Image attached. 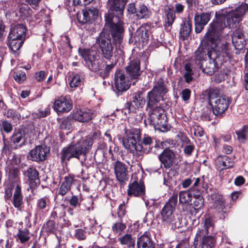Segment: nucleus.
I'll use <instances>...</instances> for the list:
<instances>
[{
	"label": "nucleus",
	"instance_id": "obj_48",
	"mask_svg": "<svg viewBox=\"0 0 248 248\" xmlns=\"http://www.w3.org/2000/svg\"><path fill=\"white\" fill-rule=\"evenodd\" d=\"M192 194L189 191H181L179 193V202L181 203H186L191 201Z\"/></svg>",
	"mask_w": 248,
	"mask_h": 248
},
{
	"label": "nucleus",
	"instance_id": "obj_29",
	"mask_svg": "<svg viewBox=\"0 0 248 248\" xmlns=\"http://www.w3.org/2000/svg\"><path fill=\"white\" fill-rule=\"evenodd\" d=\"M137 246L138 248H155L149 232H145L138 238Z\"/></svg>",
	"mask_w": 248,
	"mask_h": 248
},
{
	"label": "nucleus",
	"instance_id": "obj_54",
	"mask_svg": "<svg viewBox=\"0 0 248 248\" xmlns=\"http://www.w3.org/2000/svg\"><path fill=\"white\" fill-rule=\"evenodd\" d=\"M100 135V133L99 131H94L91 135L87 136V140H89L88 146L92 145L93 142L99 137Z\"/></svg>",
	"mask_w": 248,
	"mask_h": 248
},
{
	"label": "nucleus",
	"instance_id": "obj_52",
	"mask_svg": "<svg viewBox=\"0 0 248 248\" xmlns=\"http://www.w3.org/2000/svg\"><path fill=\"white\" fill-rule=\"evenodd\" d=\"M14 79L18 83H22L26 78V75L24 72L17 71L13 74Z\"/></svg>",
	"mask_w": 248,
	"mask_h": 248
},
{
	"label": "nucleus",
	"instance_id": "obj_53",
	"mask_svg": "<svg viewBox=\"0 0 248 248\" xmlns=\"http://www.w3.org/2000/svg\"><path fill=\"white\" fill-rule=\"evenodd\" d=\"M153 139L149 136L148 135L144 134L142 139V142L141 143H140V144H143L145 146H149V149L148 150H145V151L147 152V153H145V154L148 153L151 150H152V147H150V145L153 143Z\"/></svg>",
	"mask_w": 248,
	"mask_h": 248
},
{
	"label": "nucleus",
	"instance_id": "obj_6",
	"mask_svg": "<svg viewBox=\"0 0 248 248\" xmlns=\"http://www.w3.org/2000/svg\"><path fill=\"white\" fill-rule=\"evenodd\" d=\"M26 28L23 24H18L11 29L8 39L11 50L16 52L22 46L25 40Z\"/></svg>",
	"mask_w": 248,
	"mask_h": 248
},
{
	"label": "nucleus",
	"instance_id": "obj_7",
	"mask_svg": "<svg viewBox=\"0 0 248 248\" xmlns=\"http://www.w3.org/2000/svg\"><path fill=\"white\" fill-rule=\"evenodd\" d=\"M167 92L166 83L163 79H159L155 83L152 90L148 93L147 107L153 108L157 103L163 100Z\"/></svg>",
	"mask_w": 248,
	"mask_h": 248
},
{
	"label": "nucleus",
	"instance_id": "obj_34",
	"mask_svg": "<svg viewBox=\"0 0 248 248\" xmlns=\"http://www.w3.org/2000/svg\"><path fill=\"white\" fill-rule=\"evenodd\" d=\"M191 31V24L189 21H185L181 25L180 31L181 38L182 40H186Z\"/></svg>",
	"mask_w": 248,
	"mask_h": 248
},
{
	"label": "nucleus",
	"instance_id": "obj_21",
	"mask_svg": "<svg viewBox=\"0 0 248 248\" xmlns=\"http://www.w3.org/2000/svg\"><path fill=\"white\" fill-rule=\"evenodd\" d=\"M49 149L45 145L37 146L30 151L31 159L34 161H44L46 158V155L49 153Z\"/></svg>",
	"mask_w": 248,
	"mask_h": 248
},
{
	"label": "nucleus",
	"instance_id": "obj_45",
	"mask_svg": "<svg viewBox=\"0 0 248 248\" xmlns=\"http://www.w3.org/2000/svg\"><path fill=\"white\" fill-rule=\"evenodd\" d=\"M17 236L21 243H24L30 239V232L27 229L19 230Z\"/></svg>",
	"mask_w": 248,
	"mask_h": 248
},
{
	"label": "nucleus",
	"instance_id": "obj_47",
	"mask_svg": "<svg viewBox=\"0 0 248 248\" xmlns=\"http://www.w3.org/2000/svg\"><path fill=\"white\" fill-rule=\"evenodd\" d=\"M18 8L21 16L24 17H28L31 11L28 4L24 3H19L18 4Z\"/></svg>",
	"mask_w": 248,
	"mask_h": 248
},
{
	"label": "nucleus",
	"instance_id": "obj_28",
	"mask_svg": "<svg viewBox=\"0 0 248 248\" xmlns=\"http://www.w3.org/2000/svg\"><path fill=\"white\" fill-rule=\"evenodd\" d=\"M24 174L28 177L31 187H34L39 184V174L37 170L34 168H29L24 172Z\"/></svg>",
	"mask_w": 248,
	"mask_h": 248
},
{
	"label": "nucleus",
	"instance_id": "obj_2",
	"mask_svg": "<svg viewBox=\"0 0 248 248\" xmlns=\"http://www.w3.org/2000/svg\"><path fill=\"white\" fill-rule=\"evenodd\" d=\"M211 48V50L207 53L209 60L205 62V67L202 65L201 68L203 73L209 75L213 74L218 69L219 65L231 57L230 45L225 41L221 44V50L217 51V47Z\"/></svg>",
	"mask_w": 248,
	"mask_h": 248
},
{
	"label": "nucleus",
	"instance_id": "obj_8",
	"mask_svg": "<svg viewBox=\"0 0 248 248\" xmlns=\"http://www.w3.org/2000/svg\"><path fill=\"white\" fill-rule=\"evenodd\" d=\"M248 10V4L242 3L234 10L229 12L224 11L222 15L225 18V20L229 28L236 27L242 20L244 16Z\"/></svg>",
	"mask_w": 248,
	"mask_h": 248
},
{
	"label": "nucleus",
	"instance_id": "obj_30",
	"mask_svg": "<svg viewBox=\"0 0 248 248\" xmlns=\"http://www.w3.org/2000/svg\"><path fill=\"white\" fill-rule=\"evenodd\" d=\"M214 221L211 217H207L205 218L203 223V229H199L196 233V237L194 239V243L195 241H198V239L204 234H208L209 232L210 229L213 230L214 227Z\"/></svg>",
	"mask_w": 248,
	"mask_h": 248
},
{
	"label": "nucleus",
	"instance_id": "obj_40",
	"mask_svg": "<svg viewBox=\"0 0 248 248\" xmlns=\"http://www.w3.org/2000/svg\"><path fill=\"white\" fill-rule=\"evenodd\" d=\"M20 163V158L19 155L11 153L10 154L6 161V164L9 170L15 168Z\"/></svg>",
	"mask_w": 248,
	"mask_h": 248
},
{
	"label": "nucleus",
	"instance_id": "obj_4",
	"mask_svg": "<svg viewBox=\"0 0 248 248\" xmlns=\"http://www.w3.org/2000/svg\"><path fill=\"white\" fill-rule=\"evenodd\" d=\"M228 26L225 18L221 14L209 25L208 31L204 35L202 43L211 47H217L220 40V32Z\"/></svg>",
	"mask_w": 248,
	"mask_h": 248
},
{
	"label": "nucleus",
	"instance_id": "obj_55",
	"mask_svg": "<svg viewBox=\"0 0 248 248\" xmlns=\"http://www.w3.org/2000/svg\"><path fill=\"white\" fill-rule=\"evenodd\" d=\"M78 138V136L76 137V138L77 139L78 141L80 142V146L82 147V150L84 152L86 150H88L91 148L92 145L88 146L89 140H87V137L84 140H80V138Z\"/></svg>",
	"mask_w": 248,
	"mask_h": 248
},
{
	"label": "nucleus",
	"instance_id": "obj_58",
	"mask_svg": "<svg viewBox=\"0 0 248 248\" xmlns=\"http://www.w3.org/2000/svg\"><path fill=\"white\" fill-rule=\"evenodd\" d=\"M45 227L46 231L49 232H53L56 229L55 222L52 220H48Z\"/></svg>",
	"mask_w": 248,
	"mask_h": 248
},
{
	"label": "nucleus",
	"instance_id": "obj_41",
	"mask_svg": "<svg viewBox=\"0 0 248 248\" xmlns=\"http://www.w3.org/2000/svg\"><path fill=\"white\" fill-rule=\"evenodd\" d=\"M183 144L184 145V152L187 156L191 155L195 148L194 145L190 142V140L186 137H183Z\"/></svg>",
	"mask_w": 248,
	"mask_h": 248
},
{
	"label": "nucleus",
	"instance_id": "obj_13",
	"mask_svg": "<svg viewBox=\"0 0 248 248\" xmlns=\"http://www.w3.org/2000/svg\"><path fill=\"white\" fill-rule=\"evenodd\" d=\"M145 104V100L139 93H136L133 97V100L130 102H127L125 108L122 110V112L124 114L127 112H136V110L142 108Z\"/></svg>",
	"mask_w": 248,
	"mask_h": 248
},
{
	"label": "nucleus",
	"instance_id": "obj_15",
	"mask_svg": "<svg viewBox=\"0 0 248 248\" xmlns=\"http://www.w3.org/2000/svg\"><path fill=\"white\" fill-rule=\"evenodd\" d=\"M53 108L58 113L67 112L72 109V101L68 96H61L55 101Z\"/></svg>",
	"mask_w": 248,
	"mask_h": 248
},
{
	"label": "nucleus",
	"instance_id": "obj_27",
	"mask_svg": "<svg viewBox=\"0 0 248 248\" xmlns=\"http://www.w3.org/2000/svg\"><path fill=\"white\" fill-rule=\"evenodd\" d=\"M140 62L138 60H134L130 62L128 66L126 67V73L131 79H136L140 75Z\"/></svg>",
	"mask_w": 248,
	"mask_h": 248
},
{
	"label": "nucleus",
	"instance_id": "obj_18",
	"mask_svg": "<svg viewBox=\"0 0 248 248\" xmlns=\"http://www.w3.org/2000/svg\"><path fill=\"white\" fill-rule=\"evenodd\" d=\"M244 32L243 28L239 26L233 31L232 34V43L236 49H241L245 47L246 41Z\"/></svg>",
	"mask_w": 248,
	"mask_h": 248
},
{
	"label": "nucleus",
	"instance_id": "obj_56",
	"mask_svg": "<svg viewBox=\"0 0 248 248\" xmlns=\"http://www.w3.org/2000/svg\"><path fill=\"white\" fill-rule=\"evenodd\" d=\"M75 236L78 240H83L87 236V232L84 229H77L75 230Z\"/></svg>",
	"mask_w": 248,
	"mask_h": 248
},
{
	"label": "nucleus",
	"instance_id": "obj_22",
	"mask_svg": "<svg viewBox=\"0 0 248 248\" xmlns=\"http://www.w3.org/2000/svg\"><path fill=\"white\" fill-rule=\"evenodd\" d=\"M115 174L117 180L121 183H125L128 180L127 168L125 164L117 161L114 164Z\"/></svg>",
	"mask_w": 248,
	"mask_h": 248
},
{
	"label": "nucleus",
	"instance_id": "obj_60",
	"mask_svg": "<svg viewBox=\"0 0 248 248\" xmlns=\"http://www.w3.org/2000/svg\"><path fill=\"white\" fill-rule=\"evenodd\" d=\"M81 200L78 196L73 195L69 200V203L74 208H76L78 205H80Z\"/></svg>",
	"mask_w": 248,
	"mask_h": 248
},
{
	"label": "nucleus",
	"instance_id": "obj_59",
	"mask_svg": "<svg viewBox=\"0 0 248 248\" xmlns=\"http://www.w3.org/2000/svg\"><path fill=\"white\" fill-rule=\"evenodd\" d=\"M5 116L7 118H12L13 119H19L20 115L13 109H8L5 113Z\"/></svg>",
	"mask_w": 248,
	"mask_h": 248
},
{
	"label": "nucleus",
	"instance_id": "obj_49",
	"mask_svg": "<svg viewBox=\"0 0 248 248\" xmlns=\"http://www.w3.org/2000/svg\"><path fill=\"white\" fill-rule=\"evenodd\" d=\"M208 95L210 105L213 104L217 98L220 97L219 90L217 88L211 89L209 90Z\"/></svg>",
	"mask_w": 248,
	"mask_h": 248
},
{
	"label": "nucleus",
	"instance_id": "obj_19",
	"mask_svg": "<svg viewBox=\"0 0 248 248\" xmlns=\"http://www.w3.org/2000/svg\"><path fill=\"white\" fill-rule=\"evenodd\" d=\"M145 194V186L141 180L134 181L128 185L127 194L130 196L141 197Z\"/></svg>",
	"mask_w": 248,
	"mask_h": 248
},
{
	"label": "nucleus",
	"instance_id": "obj_9",
	"mask_svg": "<svg viewBox=\"0 0 248 248\" xmlns=\"http://www.w3.org/2000/svg\"><path fill=\"white\" fill-rule=\"evenodd\" d=\"M178 196L173 194L170 197L168 201L162 209L161 215L162 221L167 224L173 223L175 219L173 212L177 203Z\"/></svg>",
	"mask_w": 248,
	"mask_h": 248
},
{
	"label": "nucleus",
	"instance_id": "obj_23",
	"mask_svg": "<svg viewBox=\"0 0 248 248\" xmlns=\"http://www.w3.org/2000/svg\"><path fill=\"white\" fill-rule=\"evenodd\" d=\"M174 153L169 149H165L158 156V158L166 169L170 168L173 165Z\"/></svg>",
	"mask_w": 248,
	"mask_h": 248
},
{
	"label": "nucleus",
	"instance_id": "obj_57",
	"mask_svg": "<svg viewBox=\"0 0 248 248\" xmlns=\"http://www.w3.org/2000/svg\"><path fill=\"white\" fill-rule=\"evenodd\" d=\"M11 140L15 143H18L19 142L22 143L24 142V139L21 132H17L14 134Z\"/></svg>",
	"mask_w": 248,
	"mask_h": 248
},
{
	"label": "nucleus",
	"instance_id": "obj_20",
	"mask_svg": "<svg viewBox=\"0 0 248 248\" xmlns=\"http://www.w3.org/2000/svg\"><path fill=\"white\" fill-rule=\"evenodd\" d=\"M212 106L213 112L216 115L224 113L229 107V101L225 96H221L214 101Z\"/></svg>",
	"mask_w": 248,
	"mask_h": 248
},
{
	"label": "nucleus",
	"instance_id": "obj_14",
	"mask_svg": "<svg viewBox=\"0 0 248 248\" xmlns=\"http://www.w3.org/2000/svg\"><path fill=\"white\" fill-rule=\"evenodd\" d=\"M131 83L126 78L124 72L118 70L115 72L114 77V86L119 92L126 91L130 87Z\"/></svg>",
	"mask_w": 248,
	"mask_h": 248
},
{
	"label": "nucleus",
	"instance_id": "obj_25",
	"mask_svg": "<svg viewBox=\"0 0 248 248\" xmlns=\"http://www.w3.org/2000/svg\"><path fill=\"white\" fill-rule=\"evenodd\" d=\"M203 45V44H202ZM204 45L205 46V49H202L201 48H198L197 50L195 52L194 62L197 64L200 68H202V65L203 62H205L204 60L207 55L208 51H210L211 49V46Z\"/></svg>",
	"mask_w": 248,
	"mask_h": 248
},
{
	"label": "nucleus",
	"instance_id": "obj_33",
	"mask_svg": "<svg viewBox=\"0 0 248 248\" xmlns=\"http://www.w3.org/2000/svg\"><path fill=\"white\" fill-rule=\"evenodd\" d=\"M98 10L95 8L86 9L83 11V19L81 21L83 23H86L94 20L98 16Z\"/></svg>",
	"mask_w": 248,
	"mask_h": 248
},
{
	"label": "nucleus",
	"instance_id": "obj_50",
	"mask_svg": "<svg viewBox=\"0 0 248 248\" xmlns=\"http://www.w3.org/2000/svg\"><path fill=\"white\" fill-rule=\"evenodd\" d=\"M194 200L193 201V206L195 210H199L202 208L204 205V199L202 196H197L193 197Z\"/></svg>",
	"mask_w": 248,
	"mask_h": 248
},
{
	"label": "nucleus",
	"instance_id": "obj_35",
	"mask_svg": "<svg viewBox=\"0 0 248 248\" xmlns=\"http://www.w3.org/2000/svg\"><path fill=\"white\" fill-rule=\"evenodd\" d=\"M13 204L14 207L19 209L23 204L22 197L21 195V188L17 186L13 196Z\"/></svg>",
	"mask_w": 248,
	"mask_h": 248
},
{
	"label": "nucleus",
	"instance_id": "obj_12",
	"mask_svg": "<svg viewBox=\"0 0 248 248\" xmlns=\"http://www.w3.org/2000/svg\"><path fill=\"white\" fill-rule=\"evenodd\" d=\"M151 123L155 127L163 126L166 124V116L164 110L161 107L154 108L150 116Z\"/></svg>",
	"mask_w": 248,
	"mask_h": 248
},
{
	"label": "nucleus",
	"instance_id": "obj_51",
	"mask_svg": "<svg viewBox=\"0 0 248 248\" xmlns=\"http://www.w3.org/2000/svg\"><path fill=\"white\" fill-rule=\"evenodd\" d=\"M248 127L247 125H244L242 129L236 132L237 139L239 141L241 142H244L248 133Z\"/></svg>",
	"mask_w": 248,
	"mask_h": 248
},
{
	"label": "nucleus",
	"instance_id": "obj_46",
	"mask_svg": "<svg viewBox=\"0 0 248 248\" xmlns=\"http://www.w3.org/2000/svg\"><path fill=\"white\" fill-rule=\"evenodd\" d=\"M150 15V12L147 7L144 5H140L137 12V16L140 19L148 18Z\"/></svg>",
	"mask_w": 248,
	"mask_h": 248
},
{
	"label": "nucleus",
	"instance_id": "obj_43",
	"mask_svg": "<svg viewBox=\"0 0 248 248\" xmlns=\"http://www.w3.org/2000/svg\"><path fill=\"white\" fill-rule=\"evenodd\" d=\"M193 74L194 73L191 68V63L186 64L184 67L183 76L186 82L189 83L192 80Z\"/></svg>",
	"mask_w": 248,
	"mask_h": 248
},
{
	"label": "nucleus",
	"instance_id": "obj_32",
	"mask_svg": "<svg viewBox=\"0 0 248 248\" xmlns=\"http://www.w3.org/2000/svg\"><path fill=\"white\" fill-rule=\"evenodd\" d=\"M75 179L73 176L69 175L65 176L63 182L60 186L59 194L62 196L65 195L71 189L72 185Z\"/></svg>",
	"mask_w": 248,
	"mask_h": 248
},
{
	"label": "nucleus",
	"instance_id": "obj_31",
	"mask_svg": "<svg viewBox=\"0 0 248 248\" xmlns=\"http://www.w3.org/2000/svg\"><path fill=\"white\" fill-rule=\"evenodd\" d=\"M211 199L212 202V208L215 209L218 212H223L225 207L224 202L221 195L217 193H213L211 195Z\"/></svg>",
	"mask_w": 248,
	"mask_h": 248
},
{
	"label": "nucleus",
	"instance_id": "obj_37",
	"mask_svg": "<svg viewBox=\"0 0 248 248\" xmlns=\"http://www.w3.org/2000/svg\"><path fill=\"white\" fill-rule=\"evenodd\" d=\"M126 227L125 223L123 222L122 218H119L112 224L111 229L115 234L119 235L124 231Z\"/></svg>",
	"mask_w": 248,
	"mask_h": 248
},
{
	"label": "nucleus",
	"instance_id": "obj_38",
	"mask_svg": "<svg viewBox=\"0 0 248 248\" xmlns=\"http://www.w3.org/2000/svg\"><path fill=\"white\" fill-rule=\"evenodd\" d=\"M165 15L166 16L165 26L166 27L171 26L175 18V13L173 11V7L172 6L168 7L165 10Z\"/></svg>",
	"mask_w": 248,
	"mask_h": 248
},
{
	"label": "nucleus",
	"instance_id": "obj_16",
	"mask_svg": "<svg viewBox=\"0 0 248 248\" xmlns=\"http://www.w3.org/2000/svg\"><path fill=\"white\" fill-rule=\"evenodd\" d=\"M94 116L93 111L89 108H84L77 109L72 115L73 118L81 123H87L91 121Z\"/></svg>",
	"mask_w": 248,
	"mask_h": 248
},
{
	"label": "nucleus",
	"instance_id": "obj_61",
	"mask_svg": "<svg viewBox=\"0 0 248 248\" xmlns=\"http://www.w3.org/2000/svg\"><path fill=\"white\" fill-rule=\"evenodd\" d=\"M46 73L45 71H40L35 73L34 78L38 82L43 81L46 76Z\"/></svg>",
	"mask_w": 248,
	"mask_h": 248
},
{
	"label": "nucleus",
	"instance_id": "obj_17",
	"mask_svg": "<svg viewBox=\"0 0 248 248\" xmlns=\"http://www.w3.org/2000/svg\"><path fill=\"white\" fill-rule=\"evenodd\" d=\"M210 18L211 14L208 12L195 14L194 16L195 32L197 33H200Z\"/></svg>",
	"mask_w": 248,
	"mask_h": 248
},
{
	"label": "nucleus",
	"instance_id": "obj_39",
	"mask_svg": "<svg viewBox=\"0 0 248 248\" xmlns=\"http://www.w3.org/2000/svg\"><path fill=\"white\" fill-rule=\"evenodd\" d=\"M118 240L122 245L126 246L128 248H134L135 241L131 234H126L119 237Z\"/></svg>",
	"mask_w": 248,
	"mask_h": 248
},
{
	"label": "nucleus",
	"instance_id": "obj_36",
	"mask_svg": "<svg viewBox=\"0 0 248 248\" xmlns=\"http://www.w3.org/2000/svg\"><path fill=\"white\" fill-rule=\"evenodd\" d=\"M84 75L83 73L75 74L70 82V86L71 88H76L83 84Z\"/></svg>",
	"mask_w": 248,
	"mask_h": 248
},
{
	"label": "nucleus",
	"instance_id": "obj_10",
	"mask_svg": "<svg viewBox=\"0 0 248 248\" xmlns=\"http://www.w3.org/2000/svg\"><path fill=\"white\" fill-rule=\"evenodd\" d=\"M97 43L99 46L102 56L107 60H110L113 54V46L108 33L102 32L97 38Z\"/></svg>",
	"mask_w": 248,
	"mask_h": 248
},
{
	"label": "nucleus",
	"instance_id": "obj_63",
	"mask_svg": "<svg viewBox=\"0 0 248 248\" xmlns=\"http://www.w3.org/2000/svg\"><path fill=\"white\" fill-rule=\"evenodd\" d=\"M93 0H73V4L75 5H79L85 6L90 3Z\"/></svg>",
	"mask_w": 248,
	"mask_h": 248
},
{
	"label": "nucleus",
	"instance_id": "obj_1",
	"mask_svg": "<svg viewBox=\"0 0 248 248\" xmlns=\"http://www.w3.org/2000/svg\"><path fill=\"white\" fill-rule=\"evenodd\" d=\"M127 1L128 0H108L107 3L108 13L105 16V20L107 24L110 25L114 41L119 44L122 42L124 28V23L120 20L118 16L123 15Z\"/></svg>",
	"mask_w": 248,
	"mask_h": 248
},
{
	"label": "nucleus",
	"instance_id": "obj_42",
	"mask_svg": "<svg viewBox=\"0 0 248 248\" xmlns=\"http://www.w3.org/2000/svg\"><path fill=\"white\" fill-rule=\"evenodd\" d=\"M49 200L45 197L39 199L37 202L36 211L40 212L43 210H46L49 207Z\"/></svg>",
	"mask_w": 248,
	"mask_h": 248
},
{
	"label": "nucleus",
	"instance_id": "obj_11",
	"mask_svg": "<svg viewBox=\"0 0 248 248\" xmlns=\"http://www.w3.org/2000/svg\"><path fill=\"white\" fill-rule=\"evenodd\" d=\"M84 154L80 142L77 140L71 142L68 147L63 148L61 152V159L64 161L73 157L79 158L80 155Z\"/></svg>",
	"mask_w": 248,
	"mask_h": 248
},
{
	"label": "nucleus",
	"instance_id": "obj_5",
	"mask_svg": "<svg viewBox=\"0 0 248 248\" xmlns=\"http://www.w3.org/2000/svg\"><path fill=\"white\" fill-rule=\"evenodd\" d=\"M140 131L139 129L125 128L123 144L124 147L130 152L134 153L135 152L137 155L142 156L147 152L140 142Z\"/></svg>",
	"mask_w": 248,
	"mask_h": 248
},
{
	"label": "nucleus",
	"instance_id": "obj_3",
	"mask_svg": "<svg viewBox=\"0 0 248 248\" xmlns=\"http://www.w3.org/2000/svg\"><path fill=\"white\" fill-rule=\"evenodd\" d=\"M80 56L84 59L85 65L93 72H98L103 78L108 76L109 72L114 68L115 63L107 64L104 70L102 71L103 62L99 59L95 50L90 49L79 48Z\"/></svg>",
	"mask_w": 248,
	"mask_h": 248
},
{
	"label": "nucleus",
	"instance_id": "obj_26",
	"mask_svg": "<svg viewBox=\"0 0 248 248\" xmlns=\"http://www.w3.org/2000/svg\"><path fill=\"white\" fill-rule=\"evenodd\" d=\"M203 45V44H202ZM204 45L205 46V49H202L201 48H198L197 50L195 52L194 62L197 64L200 68H202V65L203 62H205L204 60L207 55L208 51H210L211 49V46Z\"/></svg>",
	"mask_w": 248,
	"mask_h": 248
},
{
	"label": "nucleus",
	"instance_id": "obj_24",
	"mask_svg": "<svg viewBox=\"0 0 248 248\" xmlns=\"http://www.w3.org/2000/svg\"><path fill=\"white\" fill-rule=\"evenodd\" d=\"M215 167L218 171L229 169L233 166L234 163L227 155H219L215 160Z\"/></svg>",
	"mask_w": 248,
	"mask_h": 248
},
{
	"label": "nucleus",
	"instance_id": "obj_62",
	"mask_svg": "<svg viewBox=\"0 0 248 248\" xmlns=\"http://www.w3.org/2000/svg\"><path fill=\"white\" fill-rule=\"evenodd\" d=\"M191 91L189 89H185L181 93L182 98L185 101H187L190 96Z\"/></svg>",
	"mask_w": 248,
	"mask_h": 248
},
{
	"label": "nucleus",
	"instance_id": "obj_44",
	"mask_svg": "<svg viewBox=\"0 0 248 248\" xmlns=\"http://www.w3.org/2000/svg\"><path fill=\"white\" fill-rule=\"evenodd\" d=\"M215 243L214 237L210 236H204L202 237L201 242L202 248H212Z\"/></svg>",
	"mask_w": 248,
	"mask_h": 248
},
{
	"label": "nucleus",
	"instance_id": "obj_64",
	"mask_svg": "<svg viewBox=\"0 0 248 248\" xmlns=\"http://www.w3.org/2000/svg\"><path fill=\"white\" fill-rule=\"evenodd\" d=\"M61 211V208L60 207H55L53 209V211L51 213L50 217L51 218L55 219L58 217V215L59 216H62V215H61L60 211Z\"/></svg>",
	"mask_w": 248,
	"mask_h": 248
}]
</instances>
